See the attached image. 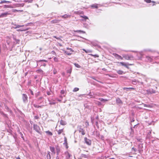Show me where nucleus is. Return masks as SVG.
I'll return each instance as SVG.
<instances>
[{
	"instance_id": "14",
	"label": "nucleus",
	"mask_w": 159,
	"mask_h": 159,
	"mask_svg": "<svg viewBox=\"0 0 159 159\" xmlns=\"http://www.w3.org/2000/svg\"><path fill=\"white\" fill-rule=\"evenodd\" d=\"M146 58L150 62H151L152 61L153 58H154V57H151L149 56H146ZM158 58V57H154V59H156V58Z\"/></svg>"
},
{
	"instance_id": "44",
	"label": "nucleus",
	"mask_w": 159,
	"mask_h": 159,
	"mask_svg": "<svg viewBox=\"0 0 159 159\" xmlns=\"http://www.w3.org/2000/svg\"><path fill=\"white\" fill-rule=\"evenodd\" d=\"M137 139L138 142L142 143L143 142V139H142L140 138H137Z\"/></svg>"
},
{
	"instance_id": "47",
	"label": "nucleus",
	"mask_w": 159,
	"mask_h": 159,
	"mask_svg": "<svg viewBox=\"0 0 159 159\" xmlns=\"http://www.w3.org/2000/svg\"><path fill=\"white\" fill-rule=\"evenodd\" d=\"M79 89L78 88H75L73 90V92H76L78 91L79 90Z\"/></svg>"
},
{
	"instance_id": "16",
	"label": "nucleus",
	"mask_w": 159,
	"mask_h": 159,
	"mask_svg": "<svg viewBox=\"0 0 159 159\" xmlns=\"http://www.w3.org/2000/svg\"><path fill=\"white\" fill-rule=\"evenodd\" d=\"M113 54L114 56L117 59H120L121 60L123 59V57L118 54L116 53H114Z\"/></svg>"
},
{
	"instance_id": "31",
	"label": "nucleus",
	"mask_w": 159,
	"mask_h": 159,
	"mask_svg": "<svg viewBox=\"0 0 159 159\" xmlns=\"http://www.w3.org/2000/svg\"><path fill=\"white\" fill-rule=\"evenodd\" d=\"M60 124L62 125H65L66 124V122L62 120H61L60 121Z\"/></svg>"
},
{
	"instance_id": "41",
	"label": "nucleus",
	"mask_w": 159,
	"mask_h": 159,
	"mask_svg": "<svg viewBox=\"0 0 159 159\" xmlns=\"http://www.w3.org/2000/svg\"><path fill=\"white\" fill-rule=\"evenodd\" d=\"M18 131H19V133L21 137L23 139V140H24V136H23V134H22V133L21 132H20V130H19H19H18Z\"/></svg>"
},
{
	"instance_id": "29",
	"label": "nucleus",
	"mask_w": 159,
	"mask_h": 159,
	"mask_svg": "<svg viewBox=\"0 0 159 159\" xmlns=\"http://www.w3.org/2000/svg\"><path fill=\"white\" fill-rule=\"evenodd\" d=\"M72 67L71 66H70V68L67 70L66 72L67 73H69L70 74L72 72Z\"/></svg>"
},
{
	"instance_id": "21",
	"label": "nucleus",
	"mask_w": 159,
	"mask_h": 159,
	"mask_svg": "<svg viewBox=\"0 0 159 159\" xmlns=\"http://www.w3.org/2000/svg\"><path fill=\"white\" fill-rule=\"evenodd\" d=\"M131 151L134 154H136V152H138V150L136 148L133 147L131 149Z\"/></svg>"
},
{
	"instance_id": "15",
	"label": "nucleus",
	"mask_w": 159,
	"mask_h": 159,
	"mask_svg": "<svg viewBox=\"0 0 159 159\" xmlns=\"http://www.w3.org/2000/svg\"><path fill=\"white\" fill-rule=\"evenodd\" d=\"M90 24L89 22H88V23H87L86 22L84 23L83 27L87 29H89V25Z\"/></svg>"
},
{
	"instance_id": "48",
	"label": "nucleus",
	"mask_w": 159,
	"mask_h": 159,
	"mask_svg": "<svg viewBox=\"0 0 159 159\" xmlns=\"http://www.w3.org/2000/svg\"><path fill=\"white\" fill-rule=\"evenodd\" d=\"M33 106L35 108H40L41 107V106L35 104H33Z\"/></svg>"
},
{
	"instance_id": "43",
	"label": "nucleus",
	"mask_w": 159,
	"mask_h": 159,
	"mask_svg": "<svg viewBox=\"0 0 159 159\" xmlns=\"http://www.w3.org/2000/svg\"><path fill=\"white\" fill-rule=\"evenodd\" d=\"M58 134H60L63 131V129H59L58 131Z\"/></svg>"
},
{
	"instance_id": "64",
	"label": "nucleus",
	"mask_w": 159,
	"mask_h": 159,
	"mask_svg": "<svg viewBox=\"0 0 159 159\" xmlns=\"http://www.w3.org/2000/svg\"><path fill=\"white\" fill-rule=\"evenodd\" d=\"M33 0H28V3H32Z\"/></svg>"
},
{
	"instance_id": "8",
	"label": "nucleus",
	"mask_w": 159,
	"mask_h": 159,
	"mask_svg": "<svg viewBox=\"0 0 159 159\" xmlns=\"http://www.w3.org/2000/svg\"><path fill=\"white\" fill-rule=\"evenodd\" d=\"M28 96L25 94H22V99L23 102L25 103H27L28 102Z\"/></svg>"
},
{
	"instance_id": "50",
	"label": "nucleus",
	"mask_w": 159,
	"mask_h": 159,
	"mask_svg": "<svg viewBox=\"0 0 159 159\" xmlns=\"http://www.w3.org/2000/svg\"><path fill=\"white\" fill-rule=\"evenodd\" d=\"M27 29H18V30H17L18 31H25L26 30H27Z\"/></svg>"
},
{
	"instance_id": "45",
	"label": "nucleus",
	"mask_w": 159,
	"mask_h": 159,
	"mask_svg": "<svg viewBox=\"0 0 159 159\" xmlns=\"http://www.w3.org/2000/svg\"><path fill=\"white\" fill-rule=\"evenodd\" d=\"M124 90H126V91H129L130 90L129 88H123Z\"/></svg>"
},
{
	"instance_id": "24",
	"label": "nucleus",
	"mask_w": 159,
	"mask_h": 159,
	"mask_svg": "<svg viewBox=\"0 0 159 159\" xmlns=\"http://www.w3.org/2000/svg\"><path fill=\"white\" fill-rule=\"evenodd\" d=\"M116 102L118 104H122L123 103L122 101L119 98H117L116 99Z\"/></svg>"
},
{
	"instance_id": "40",
	"label": "nucleus",
	"mask_w": 159,
	"mask_h": 159,
	"mask_svg": "<svg viewBox=\"0 0 159 159\" xmlns=\"http://www.w3.org/2000/svg\"><path fill=\"white\" fill-rule=\"evenodd\" d=\"M47 157L48 159H50L51 157L50 155V152H48L47 155Z\"/></svg>"
},
{
	"instance_id": "28",
	"label": "nucleus",
	"mask_w": 159,
	"mask_h": 159,
	"mask_svg": "<svg viewBox=\"0 0 159 159\" xmlns=\"http://www.w3.org/2000/svg\"><path fill=\"white\" fill-rule=\"evenodd\" d=\"M50 151L52 152L54 154H55V148H54V147L50 146Z\"/></svg>"
},
{
	"instance_id": "27",
	"label": "nucleus",
	"mask_w": 159,
	"mask_h": 159,
	"mask_svg": "<svg viewBox=\"0 0 159 159\" xmlns=\"http://www.w3.org/2000/svg\"><path fill=\"white\" fill-rule=\"evenodd\" d=\"M73 31L75 32H77L79 33L84 34L85 33V31L81 30H73Z\"/></svg>"
},
{
	"instance_id": "2",
	"label": "nucleus",
	"mask_w": 159,
	"mask_h": 159,
	"mask_svg": "<svg viewBox=\"0 0 159 159\" xmlns=\"http://www.w3.org/2000/svg\"><path fill=\"white\" fill-rule=\"evenodd\" d=\"M3 47L6 50H10L12 51L13 47L12 46V43L10 41H7L6 43L4 45Z\"/></svg>"
},
{
	"instance_id": "1",
	"label": "nucleus",
	"mask_w": 159,
	"mask_h": 159,
	"mask_svg": "<svg viewBox=\"0 0 159 159\" xmlns=\"http://www.w3.org/2000/svg\"><path fill=\"white\" fill-rule=\"evenodd\" d=\"M37 63V66H40L45 67L47 65L48 61L45 60H37L36 61Z\"/></svg>"
},
{
	"instance_id": "11",
	"label": "nucleus",
	"mask_w": 159,
	"mask_h": 159,
	"mask_svg": "<svg viewBox=\"0 0 159 159\" xmlns=\"http://www.w3.org/2000/svg\"><path fill=\"white\" fill-rule=\"evenodd\" d=\"M120 64L122 66H125L126 68L129 69L128 66H131L133 65V64H129L128 63H125L124 62H120Z\"/></svg>"
},
{
	"instance_id": "46",
	"label": "nucleus",
	"mask_w": 159,
	"mask_h": 159,
	"mask_svg": "<svg viewBox=\"0 0 159 159\" xmlns=\"http://www.w3.org/2000/svg\"><path fill=\"white\" fill-rule=\"evenodd\" d=\"M144 1H145V2H146L148 3H150L151 2H152L153 3H155V2L154 1H151V0H144Z\"/></svg>"
},
{
	"instance_id": "56",
	"label": "nucleus",
	"mask_w": 159,
	"mask_h": 159,
	"mask_svg": "<svg viewBox=\"0 0 159 159\" xmlns=\"http://www.w3.org/2000/svg\"><path fill=\"white\" fill-rule=\"evenodd\" d=\"M53 74H56L57 72V71L56 70V69L55 68L53 69Z\"/></svg>"
},
{
	"instance_id": "13",
	"label": "nucleus",
	"mask_w": 159,
	"mask_h": 159,
	"mask_svg": "<svg viewBox=\"0 0 159 159\" xmlns=\"http://www.w3.org/2000/svg\"><path fill=\"white\" fill-rule=\"evenodd\" d=\"M56 150L57 155V156H58L60 152V148L59 146H56Z\"/></svg>"
},
{
	"instance_id": "59",
	"label": "nucleus",
	"mask_w": 159,
	"mask_h": 159,
	"mask_svg": "<svg viewBox=\"0 0 159 159\" xmlns=\"http://www.w3.org/2000/svg\"><path fill=\"white\" fill-rule=\"evenodd\" d=\"M144 106L145 107H149L150 105L146 104H144Z\"/></svg>"
},
{
	"instance_id": "60",
	"label": "nucleus",
	"mask_w": 159,
	"mask_h": 159,
	"mask_svg": "<svg viewBox=\"0 0 159 159\" xmlns=\"http://www.w3.org/2000/svg\"><path fill=\"white\" fill-rule=\"evenodd\" d=\"M51 53L53 54L56 55L55 52L54 51H52L51 52Z\"/></svg>"
},
{
	"instance_id": "62",
	"label": "nucleus",
	"mask_w": 159,
	"mask_h": 159,
	"mask_svg": "<svg viewBox=\"0 0 159 159\" xmlns=\"http://www.w3.org/2000/svg\"><path fill=\"white\" fill-rule=\"evenodd\" d=\"M96 134L97 136H99V133L97 131H96Z\"/></svg>"
},
{
	"instance_id": "58",
	"label": "nucleus",
	"mask_w": 159,
	"mask_h": 159,
	"mask_svg": "<svg viewBox=\"0 0 159 159\" xmlns=\"http://www.w3.org/2000/svg\"><path fill=\"white\" fill-rule=\"evenodd\" d=\"M67 49L70 51V52H74V51L71 48H67Z\"/></svg>"
},
{
	"instance_id": "5",
	"label": "nucleus",
	"mask_w": 159,
	"mask_h": 159,
	"mask_svg": "<svg viewBox=\"0 0 159 159\" xmlns=\"http://www.w3.org/2000/svg\"><path fill=\"white\" fill-rule=\"evenodd\" d=\"M130 51L134 52H137V56L138 57L139 59V60H141L142 58V57L143 55V52L142 51L139 52H138L134 51Z\"/></svg>"
},
{
	"instance_id": "4",
	"label": "nucleus",
	"mask_w": 159,
	"mask_h": 159,
	"mask_svg": "<svg viewBox=\"0 0 159 159\" xmlns=\"http://www.w3.org/2000/svg\"><path fill=\"white\" fill-rule=\"evenodd\" d=\"M122 56L123 58L127 60H131L134 58L133 56L131 55H129L124 54L122 55Z\"/></svg>"
},
{
	"instance_id": "35",
	"label": "nucleus",
	"mask_w": 159,
	"mask_h": 159,
	"mask_svg": "<svg viewBox=\"0 0 159 159\" xmlns=\"http://www.w3.org/2000/svg\"><path fill=\"white\" fill-rule=\"evenodd\" d=\"M91 7L93 8H98V6L97 4H93L91 5Z\"/></svg>"
},
{
	"instance_id": "19",
	"label": "nucleus",
	"mask_w": 159,
	"mask_h": 159,
	"mask_svg": "<svg viewBox=\"0 0 159 159\" xmlns=\"http://www.w3.org/2000/svg\"><path fill=\"white\" fill-rule=\"evenodd\" d=\"M0 114L2 115L3 117L7 118H8L7 115L5 114L3 111L0 110Z\"/></svg>"
},
{
	"instance_id": "30",
	"label": "nucleus",
	"mask_w": 159,
	"mask_h": 159,
	"mask_svg": "<svg viewBox=\"0 0 159 159\" xmlns=\"http://www.w3.org/2000/svg\"><path fill=\"white\" fill-rule=\"evenodd\" d=\"M36 72L41 74H43V71L41 69H38L36 70Z\"/></svg>"
},
{
	"instance_id": "54",
	"label": "nucleus",
	"mask_w": 159,
	"mask_h": 159,
	"mask_svg": "<svg viewBox=\"0 0 159 159\" xmlns=\"http://www.w3.org/2000/svg\"><path fill=\"white\" fill-rule=\"evenodd\" d=\"M95 125L96 126L97 128L98 129L99 128V127L98 122L97 121H95Z\"/></svg>"
},
{
	"instance_id": "32",
	"label": "nucleus",
	"mask_w": 159,
	"mask_h": 159,
	"mask_svg": "<svg viewBox=\"0 0 159 159\" xmlns=\"http://www.w3.org/2000/svg\"><path fill=\"white\" fill-rule=\"evenodd\" d=\"M12 12H22L23 11V10H16V9H12Z\"/></svg>"
},
{
	"instance_id": "23",
	"label": "nucleus",
	"mask_w": 159,
	"mask_h": 159,
	"mask_svg": "<svg viewBox=\"0 0 159 159\" xmlns=\"http://www.w3.org/2000/svg\"><path fill=\"white\" fill-rule=\"evenodd\" d=\"M5 108L6 111H7L9 112V113L11 114H12V111L7 106H5Z\"/></svg>"
},
{
	"instance_id": "6",
	"label": "nucleus",
	"mask_w": 159,
	"mask_h": 159,
	"mask_svg": "<svg viewBox=\"0 0 159 159\" xmlns=\"http://www.w3.org/2000/svg\"><path fill=\"white\" fill-rule=\"evenodd\" d=\"M10 14H11V13L10 11H6L4 13H2L0 14V18L6 17L8 15Z\"/></svg>"
},
{
	"instance_id": "42",
	"label": "nucleus",
	"mask_w": 159,
	"mask_h": 159,
	"mask_svg": "<svg viewBox=\"0 0 159 159\" xmlns=\"http://www.w3.org/2000/svg\"><path fill=\"white\" fill-rule=\"evenodd\" d=\"M138 81H137L136 80H134L132 81V83L134 85H135L137 84V82Z\"/></svg>"
},
{
	"instance_id": "37",
	"label": "nucleus",
	"mask_w": 159,
	"mask_h": 159,
	"mask_svg": "<svg viewBox=\"0 0 159 159\" xmlns=\"http://www.w3.org/2000/svg\"><path fill=\"white\" fill-rule=\"evenodd\" d=\"M117 73L119 75H122L123 73H124V72L121 70H118L117 71Z\"/></svg>"
},
{
	"instance_id": "36",
	"label": "nucleus",
	"mask_w": 159,
	"mask_h": 159,
	"mask_svg": "<svg viewBox=\"0 0 159 159\" xmlns=\"http://www.w3.org/2000/svg\"><path fill=\"white\" fill-rule=\"evenodd\" d=\"M89 155H86L84 154H81V157L84 158H88L89 157Z\"/></svg>"
},
{
	"instance_id": "26",
	"label": "nucleus",
	"mask_w": 159,
	"mask_h": 159,
	"mask_svg": "<svg viewBox=\"0 0 159 159\" xmlns=\"http://www.w3.org/2000/svg\"><path fill=\"white\" fill-rule=\"evenodd\" d=\"M14 26H15L13 27V28H14V29H16V28H19L20 27H23L24 26V25H17L15 24V25H14Z\"/></svg>"
},
{
	"instance_id": "9",
	"label": "nucleus",
	"mask_w": 159,
	"mask_h": 159,
	"mask_svg": "<svg viewBox=\"0 0 159 159\" xmlns=\"http://www.w3.org/2000/svg\"><path fill=\"white\" fill-rule=\"evenodd\" d=\"M143 145L142 143L138 145V152L140 154L142 153L143 151Z\"/></svg>"
},
{
	"instance_id": "57",
	"label": "nucleus",
	"mask_w": 159,
	"mask_h": 159,
	"mask_svg": "<svg viewBox=\"0 0 159 159\" xmlns=\"http://www.w3.org/2000/svg\"><path fill=\"white\" fill-rule=\"evenodd\" d=\"M29 91H30V93L32 95H34V94L33 91L30 89H29Z\"/></svg>"
},
{
	"instance_id": "49",
	"label": "nucleus",
	"mask_w": 159,
	"mask_h": 159,
	"mask_svg": "<svg viewBox=\"0 0 159 159\" xmlns=\"http://www.w3.org/2000/svg\"><path fill=\"white\" fill-rule=\"evenodd\" d=\"M54 61L56 62H58V60L57 58L56 57H54L53 58Z\"/></svg>"
},
{
	"instance_id": "53",
	"label": "nucleus",
	"mask_w": 159,
	"mask_h": 159,
	"mask_svg": "<svg viewBox=\"0 0 159 159\" xmlns=\"http://www.w3.org/2000/svg\"><path fill=\"white\" fill-rule=\"evenodd\" d=\"M83 50L86 53L91 52V51L89 50H86L85 49H83Z\"/></svg>"
},
{
	"instance_id": "52",
	"label": "nucleus",
	"mask_w": 159,
	"mask_h": 159,
	"mask_svg": "<svg viewBox=\"0 0 159 159\" xmlns=\"http://www.w3.org/2000/svg\"><path fill=\"white\" fill-rule=\"evenodd\" d=\"M91 122L92 123H94V122H95L94 119L93 117H91Z\"/></svg>"
},
{
	"instance_id": "61",
	"label": "nucleus",
	"mask_w": 159,
	"mask_h": 159,
	"mask_svg": "<svg viewBox=\"0 0 159 159\" xmlns=\"http://www.w3.org/2000/svg\"><path fill=\"white\" fill-rule=\"evenodd\" d=\"M53 38H56V39L58 40H59L60 39V38L57 37L56 36H53Z\"/></svg>"
},
{
	"instance_id": "39",
	"label": "nucleus",
	"mask_w": 159,
	"mask_h": 159,
	"mask_svg": "<svg viewBox=\"0 0 159 159\" xmlns=\"http://www.w3.org/2000/svg\"><path fill=\"white\" fill-rule=\"evenodd\" d=\"M74 65L75 66L78 68H81V66L78 64L77 63H73Z\"/></svg>"
},
{
	"instance_id": "33",
	"label": "nucleus",
	"mask_w": 159,
	"mask_h": 159,
	"mask_svg": "<svg viewBox=\"0 0 159 159\" xmlns=\"http://www.w3.org/2000/svg\"><path fill=\"white\" fill-rule=\"evenodd\" d=\"M65 53L68 55H70L72 54L71 52L69 51H65Z\"/></svg>"
},
{
	"instance_id": "7",
	"label": "nucleus",
	"mask_w": 159,
	"mask_h": 159,
	"mask_svg": "<svg viewBox=\"0 0 159 159\" xmlns=\"http://www.w3.org/2000/svg\"><path fill=\"white\" fill-rule=\"evenodd\" d=\"M82 126L81 125L78 126L77 127V129L79 133H80L82 135H84L85 134L84 130L81 128Z\"/></svg>"
},
{
	"instance_id": "17",
	"label": "nucleus",
	"mask_w": 159,
	"mask_h": 159,
	"mask_svg": "<svg viewBox=\"0 0 159 159\" xmlns=\"http://www.w3.org/2000/svg\"><path fill=\"white\" fill-rule=\"evenodd\" d=\"M71 15H69L67 14H66L63 16H61L60 17L65 19H66L70 17Z\"/></svg>"
},
{
	"instance_id": "25",
	"label": "nucleus",
	"mask_w": 159,
	"mask_h": 159,
	"mask_svg": "<svg viewBox=\"0 0 159 159\" xmlns=\"http://www.w3.org/2000/svg\"><path fill=\"white\" fill-rule=\"evenodd\" d=\"M65 154L66 155V158L67 159H69L71 156V155L70 154V153L66 151L65 152Z\"/></svg>"
},
{
	"instance_id": "18",
	"label": "nucleus",
	"mask_w": 159,
	"mask_h": 159,
	"mask_svg": "<svg viewBox=\"0 0 159 159\" xmlns=\"http://www.w3.org/2000/svg\"><path fill=\"white\" fill-rule=\"evenodd\" d=\"M147 91L148 93L150 94H152L156 93L155 90H154L152 89H149Z\"/></svg>"
},
{
	"instance_id": "63",
	"label": "nucleus",
	"mask_w": 159,
	"mask_h": 159,
	"mask_svg": "<svg viewBox=\"0 0 159 159\" xmlns=\"http://www.w3.org/2000/svg\"><path fill=\"white\" fill-rule=\"evenodd\" d=\"M47 93L48 95H50L51 94L50 92L49 91H47Z\"/></svg>"
},
{
	"instance_id": "22",
	"label": "nucleus",
	"mask_w": 159,
	"mask_h": 159,
	"mask_svg": "<svg viewBox=\"0 0 159 159\" xmlns=\"http://www.w3.org/2000/svg\"><path fill=\"white\" fill-rule=\"evenodd\" d=\"M61 21V20H57V19H55L51 21V23H59L60 21Z\"/></svg>"
},
{
	"instance_id": "10",
	"label": "nucleus",
	"mask_w": 159,
	"mask_h": 159,
	"mask_svg": "<svg viewBox=\"0 0 159 159\" xmlns=\"http://www.w3.org/2000/svg\"><path fill=\"white\" fill-rule=\"evenodd\" d=\"M152 138V137L151 136V131L150 130L149 132L147 134L145 138L146 140L148 139L149 140Z\"/></svg>"
},
{
	"instance_id": "12",
	"label": "nucleus",
	"mask_w": 159,
	"mask_h": 159,
	"mask_svg": "<svg viewBox=\"0 0 159 159\" xmlns=\"http://www.w3.org/2000/svg\"><path fill=\"white\" fill-rule=\"evenodd\" d=\"M85 143L88 145H90L91 144V141L90 140L88 139L86 137L84 138Z\"/></svg>"
},
{
	"instance_id": "3",
	"label": "nucleus",
	"mask_w": 159,
	"mask_h": 159,
	"mask_svg": "<svg viewBox=\"0 0 159 159\" xmlns=\"http://www.w3.org/2000/svg\"><path fill=\"white\" fill-rule=\"evenodd\" d=\"M34 129L38 133L41 134L42 132L41 131V129L40 127L37 124H34L33 125Z\"/></svg>"
},
{
	"instance_id": "34",
	"label": "nucleus",
	"mask_w": 159,
	"mask_h": 159,
	"mask_svg": "<svg viewBox=\"0 0 159 159\" xmlns=\"http://www.w3.org/2000/svg\"><path fill=\"white\" fill-rule=\"evenodd\" d=\"M10 2H11L9 1H7L6 0H3V1H2L0 2V4H2V3H10Z\"/></svg>"
},
{
	"instance_id": "51",
	"label": "nucleus",
	"mask_w": 159,
	"mask_h": 159,
	"mask_svg": "<svg viewBox=\"0 0 159 159\" xmlns=\"http://www.w3.org/2000/svg\"><path fill=\"white\" fill-rule=\"evenodd\" d=\"M81 16L83 17L85 20L87 19L89 20L88 18L85 16Z\"/></svg>"
},
{
	"instance_id": "20",
	"label": "nucleus",
	"mask_w": 159,
	"mask_h": 159,
	"mask_svg": "<svg viewBox=\"0 0 159 159\" xmlns=\"http://www.w3.org/2000/svg\"><path fill=\"white\" fill-rule=\"evenodd\" d=\"M0 114L2 115L3 117L7 118H8L7 115L5 114L3 111L0 110Z\"/></svg>"
},
{
	"instance_id": "38",
	"label": "nucleus",
	"mask_w": 159,
	"mask_h": 159,
	"mask_svg": "<svg viewBox=\"0 0 159 159\" xmlns=\"http://www.w3.org/2000/svg\"><path fill=\"white\" fill-rule=\"evenodd\" d=\"M45 132L46 133V134L49 136H52V133L51 132L49 131H46Z\"/></svg>"
},
{
	"instance_id": "55",
	"label": "nucleus",
	"mask_w": 159,
	"mask_h": 159,
	"mask_svg": "<svg viewBox=\"0 0 159 159\" xmlns=\"http://www.w3.org/2000/svg\"><path fill=\"white\" fill-rule=\"evenodd\" d=\"M100 101H107V100L106 99H104L102 98H101L100 99Z\"/></svg>"
}]
</instances>
